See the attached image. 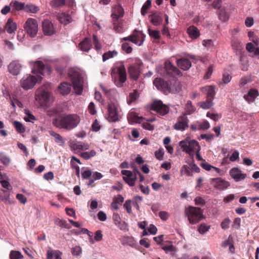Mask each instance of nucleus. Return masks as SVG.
Wrapping results in <instances>:
<instances>
[{"mask_svg": "<svg viewBox=\"0 0 259 259\" xmlns=\"http://www.w3.org/2000/svg\"><path fill=\"white\" fill-rule=\"evenodd\" d=\"M70 146L71 149L74 150H86L90 148V146L88 143L77 141H72L70 142Z\"/></svg>", "mask_w": 259, "mask_h": 259, "instance_id": "21", "label": "nucleus"}, {"mask_svg": "<svg viewBox=\"0 0 259 259\" xmlns=\"http://www.w3.org/2000/svg\"><path fill=\"white\" fill-rule=\"evenodd\" d=\"M187 32L190 37L193 39H196L200 35L199 30L195 26H190L187 29Z\"/></svg>", "mask_w": 259, "mask_h": 259, "instance_id": "34", "label": "nucleus"}, {"mask_svg": "<svg viewBox=\"0 0 259 259\" xmlns=\"http://www.w3.org/2000/svg\"><path fill=\"white\" fill-rule=\"evenodd\" d=\"M35 100L39 106L48 107L53 102L54 98L52 94L39 88L36 91Z\"/></svg>", "mask_w": 259, "mask_h": 259, "instance_id": "5", "label": "nucleus"}, {"mask_svg": "<svg viewBox=\"0 0 259 259\" xmlns=\"http://www.w3.org/2000/svg\"><path fill=\"white\" fill-rule=\"evenodd\" d=\"M201 91L207 96L208 100L212 99L215 94V88L213 85L204 87L201 89Z\"/></svg>", "mask_w": 259, "mask_h": 259, "instance_id": "29", "label": "nucleus"}, {"mask_svg": "<svg viewBox=\"0 0 259 259\" xmlns=\"http://www.w3.org/2000/svg\"><path fill=\"white\" fill-rule=\"evenodd\" d=\"M206 116L215 121H218L221 117L220 114L210 111L207 113Z\"/></svg>", "mask_w": 259, "mask_h": 259, "instance_id": "49", "label": "nucleus"}, {"mask_svg": "<svg viewBox=\"0 0 259 259\" xmlns=\"http://www.w3.org/2000/svg\"><path fill=\"white\" fill-rule=\"evenodd\" d=\"M138 97V93L135 91L130 94L128 98L127 99V103L128 104H131L133 102L137 100Z\"/></svg>", "mask_w": 259, "mask_h": 259, "instance_id": "53", "label": "nucleus"}, {"mask_svg": "<svg viewBox=\"0 0 259 259\" xmlns=\"http://www.w3.org/2000/svg\"><path fill=\"white\" fill-rule=\"evenodd\" d=\"M65 0H52L50 2V6L55 9L59 8L64 6Z\"/></svg>", "mask_w": 259, "mask_h": 259, "instance_id": "39", "label": "nucleus"}, {"mask_svg": "<svg viewBox=\"0 0 259 259\" xmlns=\"http://www.w3.org/2000/svg\"><path fill=\"white\" fill-rule=\"evenodd\" d=\"M159 216L163 221H166L169 218V214L165 211H161L159 212Z\"/></svg>", "mask_w": 259, "mask_h": 259, "instance_id": "62", "label": "nucleus"}, {"mask_svg": "<svg viewBox=\"0 0 259 259\" xmlns=\"http://www.w3.org/2000/svg\"><path fill=\"white\" fill-rule=\"evenodd\" d=\"M112 16L113 19H117L119 17H121L123 16L124 11L123 8L120 5H116L112 8Z\"/></svg>", "mask_w": 259, "mask_h": 259, "instance_id": "24", "label": "nucleus"}, {"mask_svg": "<svg viewBox=\"0 0 259 259\" xmlns=\"http://www.w3.org/2000/svg\"><path fill=\"white\" fill-rule=\"evenodd\" d=\"M165 71V73L160 72L159 71V68H157V71L162 75H168L172 76H175L177 75H180L181 71L176 67L174 66L172 64L168 61L167 60L164 63Z\"/></svg>", "mask_w": 259, "mask_h": 259, "instance_id": "12", "label": "nucleus"}, {"mask_svg": "<svg viewBox=\"0 0 259 259\" xmlns=\"http://www.w3.org/2000/svg\"><path fill=\"white\" fill-rule=\"evenodd\" d=\"M248 36L249 38V40L253 42L256 46L259 45V37L255 34L254 32L249 31Z\"/></svg>", "mask_w": 259, "mask_h": 259, "instance_id": "41", "label": "nucleus"}, {"mask_svg": "<svg viewBox=\"0 0 259 259\" xmlns=\"http://www.w3.org/2000/svg\"><path fill=\"white\" fill-rule=\"evenodd\" d=\"M210 228L209 225H207L204 223H202L200 225L198 228V231L201 234H204L208 232Z\"/></svg>", "mask_w": 259, "mask_h": 259, "instance_id": "45", "label": "nucleus"}, {"mask_svg": "<svg viewBox=\"0 0 259 259\" xmlns=\"http://www.w3.org/2000/svg\"><path fill=\"white\" fill-rule=\"evenodd\" d=\"M10 6L13 7L16 11H25V5L24 3H20L16 1L13 2H11Z\"/></svg>", "mask_w": 259, "mask_h": 259, "instance_id": "36", "label": "nucleus"}, {"mask_svg": "<svg viewBox=\"0 0 259 259\" xmlns=\"http://www.w3.org/2000/svg\"><path fill=\"white\" fill-rule=\"evenodd\" d=\"M231 177L236 181H240L245 179L246 174H243L238 168H233L229 171Z\"/></svg>", "mask_w": 259, "mask_h": 259, "instance_id": "19", "label": "nucleus"}, {"mask_svg": "<svg viewBox=\"0 0 259 259\" xmlns=\"http://www.w3.org/2000/svg\"><path fill=\"white\" fill-rule=\"evenodd\" d=\"M22 257L23 255L18 251H12L10 254V259H20Z\"/></svg>", "mask_w": 259, "mask_h": 259, "instance_id": "51", "label": "nucleus"}, {"mask_svg": "<svg viewBox=\"0 0 259 259\" xmlns=\"http://www.w3.org/2000/svg\"><path fill=\"white\" fill-rule=\"evenodd\" d=\"M88 110L90 112V113L94 115L96 113V110L95 109V105L94 104L93 102H91L89 106H88Z\"/></svg>", "mask_w": 259, "mask_h": 259, "instance_id": "64", "label": "nucleus"}, {"mask_svg": "<svg viewBox=\"0 0 259 259\" xmlns=\"http://www.w3.org/2000/svg\"><path fill=\"white\" fill-rule=\"evenodd\" d=\"M164 154V150L163 149L160 148L156 151L155 153V157L159 160H162Z\"/></svg>", "mask_w": 259, "mask_h": 259, "instance_id": "60", "label": "nucleus"}, {"mask_svg": "<svg viewBox=\"0 0 259 259\" xmlns=\"http://www.w3.org/2000/svg\"><path fill=\"white\" fill-rule=\"evenodd\" d=\"M111 76L115 84L118 87H121L126 80L125 68L121 62L115 64L112 68Z\"/></svg>", "mask_w": 259, "mask_h": 259, "instance_id": "4", "label": "nucleus"}, {"mask_svg": "<svg viewBox=\"0 0 259 259\" xmlns=\"http://www.w3.org/2000/svg\"><path fill=\"white\" fill-rule=\"evenodd\" d=\"M211 184L218 190H223L227 188L230 186L229 182L226 181L221 178L213 179L211 180Z\"/></svg>", "mask_w": 259, "mask_h": 259, "instance_id": "17", "label": "nucleus"}, {"mask_svg": "<svg viewBox=\"0 0 259 259\" xmlns=\"http://www.w3.org/2000/svg\"><path fill=\"white\" fill-rule=\"evenodd\" d=\"M177 65L184 70H188L191 66V62L186 58H181L177 61Z\"/></svg>", "mask_w": 259, "mask_h": 259, "instance_id": "25", "label": "nucleus"}, {"mask_svg": "<svg viewBox=\"0 0 259 259\" xmlns=\"http://www.w3.org/2000/svg\"><path fill=\"white\" fill-rule=\"evenodd\" d=\"M113 29L116 32L121 33L124 30L122 24L118 21H116L113 24Z\"/></svg>", "mask_w": 259, "mask_h": 259, "instance_id": "44", "label": "nucleus"}, {"mask_svg": "<svg viewBox=\"0 0 259 259\" xmlns=\"http://www.w3.org/2000/svg\"><path fill=\"white\" fill-rule=\"evenodd\" d=\"M179 145L183 151L191 156H193L194 152L200 150V146L196 141L190 140L187 138L181 141Z\"/></svg>", "mask_w": 259, "mask_h": 259, "instance_id": "7", "label": "nucleus"}, {"mask_svg": "<svg viewBox=\"0 0 259 259\" xmlns=\"http://www.w3.org/2000/svg\"><path fill=\"white\" fill-rule=\"evenodd\" d=\"M230 223V220L229 219H225L221 224L222 228L224 230L228 229L229 227Z\"/></svg>", "mask_w": 259, "mask_h": 259, "instance_id": "63", "label": "nucleus"}, {"mask_svg": "<svg viewBox=\"0 0 259 259\" xmlns=\"http://www.w3.org/2000/svg\"><path fill=\"white\" fill-rule=\"evenodd\" d=\"M68 75L72 82L75 93L78 95H81L85 76L84 71L77 68H70L68 71Z\"/></svg>", "mask_w": 259, "mask_h": 259, "instance_id": "3", "label": "nucleus"}, {"mask_svg": "<svg viewBox=\"0 0 259 259\" xmlns=\"http://www.w3.org/2000/svg\"><path fill=\"white\" fill-rule=\"evenodd\" d=\"M5 28L8 33L12 34L16 30L17 25L12 19L9 18L6 24Z\"/></svg>", "mask_w": 259, "mask_h": 259, "instance_id": "27", "label": "nucleus"}, {"mask_svg": "<svg viewBox=\"0 0 259 259\" xmlns=\"http://www.w3.org/2000/svg\"><path fill=\"white\" fill-rule=\"evenodd\" d=\"M258 96V92L255 89H251L247 95L244 96V99L248 103L252 102Z\"/></svg>", "mask_w": 259, "mask_h": 259, "instance_id": "30", "label": "nucleus"}, {"mask_svg": "<svg viewBox=\"0 0 259 259\" xmlns=\"http://www.w3.org/2000/svg\"><path fill=\"white\" fill-rule=\"evenodd\" d=\"M3 179V175L0 172V182L3 188H6L9 190L12 189V187L9 182L6 180H2Z\"/></svg>", "mask_w": 259, "mask_h": 259, "instance_id": "48", "label": "nucleus"}, {"mask_svg": "<svg viewBox=\"0 0 259 259\" xmlns=\"http://www.w3.org/2000/svg\"><path fill=\"white\" fill-rule=\"evenodd\" d=\"M22 65L18 61L11 62L8 66V69L10 73L13 75H18L21 71Z\"/></svg>", "mask_w": 259, "mask_h": 259, "instance_id": "18", "label": "nucleus"}, {"mask_svg": "<svg viewBox=\"0 0 259 259\" xmlns=\"http://www.w3.org/2000/svg\"><path fill=\"white\" fill-rule=\"evenodd\" d=\"M151 23L155 26H158L161 24L163 21L162 15L158 12L154 13L150 16Z\"/></svg>", "mask_w": 259, "mask_h": 259, "instance_id": "26", "label": "nucleus"}, {"mask_svg": "<svg viewBox=\"0 0 259 259\" xmlns=\"http://www.w3.org/2000/svg\"><path fill=\"white\" fill-rule=\"evenodd\" d=\"M151 1L150 0H147L145 4L143 5L141 9V14L144 16L147 13V10L151 6Z\"/></svg>", "mask_w": 259, "mask_h": 259, "instance_id": "50", "label": "nucleus"}, {"mask_svg": "<svg viewBox=\"0 0 259 259\" xmlns=\"http://www.w3.org/2000/svg\"><path fill=\"white\" fill-rule=\"evenodd\" d=\"M194 108L192 105L191 102L188 101L186 105V111L187 114H190L194 111Z\"/></svg>", "mask_w": 259, "mask_h": 259, "instance_id": "57", "label": "nucleus"}, {"mask_svg": "<svg viewBox=\"0 0 259 259\" xmlns=\"http://www.w3.org/2000/svg\"><path fill=\"white\" fill-rule=\"evenodd\" d=\"M151 109L155 111L161 115H164L168 112V107L163 104L161 101L156 100L151 105Z\"/></svg>", "mask_w": 259, "mask_h": 259, "instance_id": "11", "label": "nucleus"}, {"mask_svg": "<svg viewBox=\"0 0 259 259\" xmlns=\"http://www.w3.org/2000/svg\"><path fill=\"white\" fill-rule=\"evenodd\" d=\"M122 49L127 54L131 53L133 50L132 47L127 43H123L122 45Z\"/></svg>", "mask_w": 259, "mask_h": 259, "instance_id": "61", "label": "nucleus"}, {"mask_svg": "<svg viewBox=\"0 0 259 259\" xmlns=\"http://www.w3.org/2000/svg\"><path fill=\"white\" fill-rule=\"evenodd\" d=\"M189 119L186 115L178 118L176 122L174 124V128L177 131H184L188 127Z\"/></svg>", "mask_w": 259, "mask_h": 259, "instance_id": "13", "label": "nucleus"}, {"mask_svg": "<svg viewBox=\"0 0 259 259\" xmlns=\"http://www.w3.org/2000/svg\"><path fill=\"white\" fill-rule=\"evenodd\" d=\"M26 116L24 117V119L27 122H33L35 120V117L32 114L31 112L27 109L25 110Z\"/></svg>", "mask_w": 259, "mask_h": 259, "instance_id": "46", "label": "nucleus"}, {"mask_svg": "<svg viewBox=\"0 0 259 259\" xmlns=\"http://www.w3.org/2000/svg\"><path fill=\"white\" fill-rule=\"evenodd\" d=\"M246 50L250 53H252V57L259 58V47L255 48L251 42H248L246 46Z\"/></svg>", "mask_w": 259, "mask_h": 259, "instance_id": "32", "label": "nucleus"}, {"mask_svg": "<svg viewBox=\"0 0 259 259\" xmlns=\"http://www.w3.org/2000/svg\"><path fill=\"white\" fill-rule=\"evenodd\" d=\"M80 118L76 114L63 115L53 120L54 125L58 128L71 130L76 127L79 123Z\"/></svg>", "mask_w": 259, "mask_h": 259, "instance_id": "2", "label": "nucleus"}, {"mask_svg": "<svg viewBox=\"0 0 259 259\" xmlns=\"http://www.w3.org/2000/svg\"><path fill=\"white\" fill-rule=\"evenodd\" d=\"M213 105V103L210 100L203 101L200 103V106L204 109H209Z\"/></svg>", "mask_w": 259, "mask_h": 259, "instance_id": "54", "label": "nucleus"}, {"mask_svg": "<svg viewBox=\"0 0 259 259\" xmlns=\"http://www.w3.org/2000/svg\"><path fill=\"white\" fill-rule=\"evenodd\" d=\"M153 84L159 90L166 91L168 88V83L164 82L161 79L156 78L153 81Z\"/></svg>", "mask_w": 259, "mask_h": 259, "instance_id": "31", "label": "nucleus"}, {"mask_svg": "<svg viewBox=\"0 0 259 259\" xmlns=\"http://www.w3.org/2000/svg\"><path fill=\"white\" fill-rule=\"evenodd\" d=\"M58 92L62 95H66L68 94L71 89L70 83L66 82L61 83L58 87Z\"/></svg>", "mask_w": 259, "mask_h": 259, "instance_id": "28", "label": "nucleus"}, {"mask_svg": "<svg viewBox=\"0 0 259 259\" xmlns=\"http://www.w3.org/2000/svg\"><path fill=\"white\" fill-rule=\"evenodd\" d=\"M149 34L152 37L157 39L160 37V32L157 30H152L150 28H148Z\"/></svg>", "mask_w": 259, "mask_h": 259, "instance_id": "52", "label": "nucleus"}, {"mask_svg": "<svg viewBox=\"0 0 259 259\" xmlns=\"http://www.w3.org/2000/svg\"><path fill=\"white\" fill-rule=\"evenodd\" d=\"M203 46L207 50H212L214 47L213 41L211 39H205L202 42Z\"/></svg>", "mask_w": 259, "mask_h": 259, "instance_id": "42", "label": "nucleus"}, {"mask_svg": "<svg viewBox=\"0 0 259 259\" xmlns=\"http://www.w3.org/2000/svg\"><path fill=\"white\" fill-rule=\"evenodd\" d=\"M93 39V43L94 44L95 48L96 50L97 51H100L102 49V45H101L100 41H99L98 38L97 37V36L94 35Z\"/></svg>", "mask_w": 259, "mask_h": 259, "instance_id": "55", "label": "nucleus"}, {"mask_svg": "<svg viewBox=\"0 0 259 259\" xmlns=\"http://www.w3.org/2000/svg\"><path fill=\"white\" fill-rule=\"evenodd\" d=\"M24 28L27 34L33 37L38 32L37 22L33 18H28L24 24Z\"/></svg>", "mask_w": 259, "mask_h": 259, "instance_id": "9", "label": "nucleus"}, {"mask_svg": "<svg viewBox=\"0 0 259 259\" xmlns=\"http://www.w3.org/2000/svg\"><path fill=\"white\" fill-rule=\"evenodd\" d=\"M181 173L182 175H186L188 176H192V174L189 169V166L187 165H184L182 167Z\"/></svg>", "mask_w": 259, "mask_h": 259, "instance_id": "56", "label": "nucleus"}, {"mask_svg": "<svg viewBox=\"0 0 259 259\" xmlns=\"http://www.w3.org/2000/svg\"><path fill=\"white\" fill-rule=\"evenodd\" d=\"M190 224H196L203 218L202 210L199 207L189 206L185 210Z\"/></svg>", "mask_w": 259, "mask_h": 259, "instance_id": "6", "label": "nucleus"}, {"mask_svg": "<svg viewBox=\"0 0 259 259\" xmlns=\"http://www.w3.org/2000/svg\"><path fill=\"white\" fill-rule=\"evenodd\" d=\"M106 117L109 122H116L120 119L119 107L117 103L112 101L109 103Z\"/></svg>", "mask_w": 259, "mask_h": 259, "instance_id": "8", "label": "nucleus"}, {"mask_svg": "<svg viewBox=\"0 0 259 259\" xmlns=\"http://www.w3.org/2000/svg\"><path fill=\"white\" fill-rule=\"evenodd\" d=\"M141 64V61L138 59H135V62L128 67V71L132 79L137 80L139 78L140 73V65Z\"/></svg>", "mask_w": 259, "mask_h": 259, "instance_id": "10", "label": "nucleus"}, {"mask_svg": "<svg viewBox=\"0 0 259 259\" xmlns=\"http://www.w3.org/2000/svg\"><path fill=\"white\" fill-rule=\"evenodd\" d=\"M96 154V152L94 150H92L90 152H84L80 154V156L85 159H88L94 157Z\"/></svg>", "mask_w": 259, "mask_h": 259, "instance_id": "47", "label": "nucleus"}, {"mask_svg": "<svg viewBox=\"0 0 259 259\" xmlns=\"http://www.w3.org/2000/svg\"><path fill=\"white\" fill-rule=\"evenodd\" d=\"M121 174L123 176V180L127 183L130 186H134L135 184V182L137 180V177L136 174L128 170H122Z\"/></svg>", "mask_w": 259, "mask_h": 259, "instance_id": "14", "label": "nucleus"}, {"mask_svg": "<svg viewBox=\"0 0 259 259\" xmlns=\"http://www.w3.org/2000/svg\"><path fill=\"white\" fill-rule=\"evenodd\" d=\"M123 39L124 40H129L139 46H141L144 41L143 34L140 31L135 32L131 36L124 37Z\"/></svg>", "mask_w": 259, "mask_h": 259, "instance_id": "16", "label": "nucleus"}, {"mask_svg": "<svg viewBox=\"0 0 259 259\" xmlns=\"http://www.w3.org/2000/svg\"><path fill=\"white\" fill-rule=\"evenodd\" d=\"M11 105L14 108H15L17 106L20 108L23 107V105L21 102L15 98H13L11 100Z\"/></svg>", "mask_w": 259, "mask_h": 259, "instance_id": "59", "label": "nucleus"}, {"mask_svg": "<svg viewBox=\"0 0 259 259\" xmlns=\"http://www.w3.org/2000/svg\"><path fill=\"white\" fill-rule=\"evenodd\" d=\"M92 47L91 39L85 38L78 45V48L83 52H89Z\"/></svg>", "mask_w": 259, "mask_h": 259, "instance_id": "22", "label": "nucleus"}, {"mask_svg": "<svg viewBox=\"0 0 259 259\" xmlns=\"http://www.w3.org/2000/svg\"><path fill=\"white\" fill-rule=\"evenodd\" d=\"M42 29L45 35L51 36L56 33V29L53 24L51 21L48 19H45L42 21Z\"/></svg>", "mask_w": 259, "mask_h": 259, "instance_id": "15", "label": "nucleus"}, {"mask_svg": "<svg viewBox=\"0 0 259 259\" xmlns=\"http://www.w3.org/2000/svg\"><path fill=\"white\" fill-rule=\"evenodd\" d=\"M13 125L18 132L23 133L25 132V127L20 122L15 121L13 122Z\"/></svg>", "mask_w": 259, "mask_h": 259, "instance_id": "43", "label": "nucleus"}, {"mask_svg": "<svg viewBox=\"0 0 259 259\" xmlns=\"http://www.w3.org/2000/svg\"><path fill=\"white\" fill-rule=\"evenodd\" d=\"M127 119L129 123L134 124L137 123H141L143 121L142 116H139L134 111L131 110L127 114Z\"/></svg>", "mask_w": 259, "mask_h": 259, "instance_id": "20", "label": "nucleus"}, {"mask_svg": "<svg viewBox=\"0 0 259 259\" xmlns=\"http://www.w3.org/2000/svg\"><path fill=\"white\" fill-rule=\"evenodd\" d=\"M29 64L32 66L31 73L24 75L20 81V86L25 90L32 89L41 81L42 75H49L52 72L51 68L40 61H31Z\"/></svg>", "mask_w": 259, "mask_h": 259, "instance_id": "1", "label": "nucleus"}, {"mask_svg": "<svg viewBox=\"0 0 259 259\" xmlns=\"http://www.w3.org/2000/svg\"><path fill=\"white\" fill-rule=\"evenodd\" d=\"M57 19L59 21L64 25L71 23L72 21L71 16L66 13H61L57 15Z\"/></svg>", "mask_w": 259, "mask_h": 259, "instance_id": "23", "label": "nucleus"}, {"mask_svg": "<svg viewBox=\"0 0 259 259\" xmlns=\"http://www.w3.org/2000/svg\"><path fill=\"white\" fill-rule=\"evenodd\" d=\"M71 252L73 255L77 256L81 254L82 250L80 246H75V247L72 248Z\"/></svg>", "mask_w": 259, "mask_h": 259, "instance_id": "58", "label": "nucleus"}, {"mask_svg": "<svg viewBox=\"0 0 259 259\" xmlns=\"http://www.w3.org/2000/svg\"><path fill=\"white\" fill-rule=\"evenodd\" d=\"M182 89V87L179 83L175 82L174 84H169L168 83V88H166L165 91H168L172 94L179 93Z\"/></svg>", "mask_w": 259, "mask_h": 259, "instance_id": "33", "label": "nucleus"}, {"mask_svg": "<svg viewBox=\"0 0 259 259\" xmlns=\"http://www.w3.org/2000/svg\"><path fill=\"white\" fill-rule=\"evenodd\" d=\"M39 10V8L35 5L32 4L25 5V11L27 13H36Z\"/></svg>", "mask_w": 259, "mask_h": 259, "instance_id": "38", "label": "nucleus"}, {"mask_svg": "<svg viewBox=\"0 0 259 259\" xmlns=\"http://www.w3.org/2000/svg\"><path fill=\"white\" fill-rule=\"evenodd\" d=\"M50 134L54 138L55 142L60 146H63L64 145L65 140L60 135L56 133L54 131H50Z\"/></svg>", "mask_w": 259, "mask_h": 259, "instance_id": "35", "label": "nucleus"}, {"mask_svg": "<svg viewBox=\"0 0 259 259\" xmlns=\"http://www.w3.org/2000/svg\"><path fill=\"white\" fill-rule=\"evenodd\" d=\"M0 161L5 165H8L11 162V159L6 154L0 152Z\"/></svg>", "mask_w": 259, "mask_h": 259, "instance_id": "40", "label": "nucleus"}, {"mask_svg": "<svg viewBox=\"0 0 259 259\" xmlns=\"http://www.w3.org/2000/svg\"><path fill=\"white\" fill-rule=\"evenodd\" d=\"M118 54V52L115 51H109L106 53H105L103 55V61L104 62L109 59L112 58L115 56H116Z\"/></svg>", "mask_w": 259, "mask_h": 259, "instance_id": "37", "label": "nucleus"}]
</instances>
